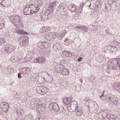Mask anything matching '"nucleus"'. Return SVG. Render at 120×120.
I'll return each instance as SVG.
<instances>
[{
    "label": "nucleus",
    "instance_id": "4be33fe9",
    "mask_svg": "<svg viewBox=\"0 0 120 120\" xmlns=\"http://www.w3.org/2000/svg\"><path fill=\"white\" fill-rule=\"evenodd\" d=\"M34 53L32 52H29L26 55V56L28 57L30 59L33 58L34 57Z\"/></svg>",
    "mask_w": 120,
    "mask_h": 120
},
{
    "label": "nucleus",
    "instance_id": "8fccbe9b",
    "mask_svg": "<svg viewBox=\"0 0 120 120\" xmlns=\"http://www.w3.org/2000/svg\"><path fill=\"white\" fill-rule=\"evenodd\" d=\"M96 119H99V116L98 115H95L94 116V118H96Z\"/></svg>",
    "mask_w": 120,
    "mask_h": 120
},
{
    "label": "nucleus",
    "instance_id": "5fc2aeb1",
    "mask_svg": "<svg viewBox=\"0 0 120 120\" xmlns=\"http://www.w3.org/2000/svg\"><path fill=\"white\" fill-rule=\"evenodd\" d=\"M65 35V33H63L62 34H61V36H60V37H63L64 35Z\"/></svg>",
    "mask_w": 120,
    "mask_h": 120
},
{
    "label": "nucleus",
    "instance_id": "09e8293b",
    "mask_svg": "<svg viewBox=\"0 0 120 120\" xmlns=\"http://www.w3.org/2000/svg\"><path fill=\"white\" fill-rule=\"evenodd\" d=\"M21 74L20 73H19L18 75V76L19 78H22V77L21 76Z\"/></svg>",
    "mask_w": 120,
    "mask_h": 120
},
{
    "label": "nucleus",
    "instance_id": "603ef678",
    "mask_svg": "<svg viewBox=\"0 0 120 120\" xmlns=\"http://www.w3.org/2000/svg\"><path fill=\"white\" fill-rule=\"evenodd\" d=\"M116 38L119 40L120 41V36L118 35L117 36Z\"/></svg>",
    "mask_w": 120,
    "mask_h": 120
},
{
    "label": "nucleus",
    "instance_id": "774afa93",
    "mask_svg": "<svg viewBox=\"0 0 120 120\" xmlns=\"http://www.w3.org/2000/svg\"><path fill=\"white\" fill-rule=\"evenodd\" d=\"M105 28H106V30L107 29V28L106 27Z\"/></svg>",
    "mask_w": 120,
    "mask_h": 120
},
{
    "label": "nucleus",
    "instance_id": "cd10ccee",
    "mask_svg": "<svg viewBox=\"0 0 120 120\" xmlns=\"http://www.w3.org/2000/svg\"><path fill=\"white\" fill-rule=\"evenodd\" d=\"M17 112L19 114H21L24 113V111L22 109L19 108L17 110Z\"/></svg>",
    "mask_w": 120,
    "mask_h": 120
},
{
    "label": "nucleus",
    "instance_id": "37998d69",
    "mask_svg": "<svg viewBox=\"0 0 120 120\" xmlns=\"http://www.w3.org/2000/svg\"><path fill=\"white\" fill-rule=\"evenodd\" d=\"M49 79V82H52V76H51L50 77H48V79Z\"/></svg>",
    "mask_w": 120,
    "mask_h": 120
},
{
    "label": "nucleus",
    "instance_id": "bb28decb",
    "mask_svg": "<svg viewBox=\"0 0 120 120\" xmlns=\"http://www.w3.org/2000/svg\"><path fill=\"white\" fill-rule=\"evenodd\" d=\"M45 44V42H40L38 43L37 44L38 47L40 48L42 46H44Z\"/></svg>",
    "mask_w": 120,
    "mask_h": 120
},
{
    "label": "nucleus",
    "instance_id": "a19ab883",
    "mask_svg": "<svg viewBox=\"0 0 120 120\" xmlns=\"http://www.w3.org/2000/svg\"><path fill=\"white\" fill-rule=\"evenodd\" d=\"M82 27H85L84 30H85V31L86 32H87V31H88V28L86 26H82Z\"/></svg>",
    "mask_w": 120,
    "mask_h": 120
},
{
    "label": "nucleus",
    "instance_id": "7c9ffc66",
    "mask_svg": "<svg viewBox=\"0 0 120 120\" xmlns=\"http://www.w3.org/2000/svg\"><path fill=\"white\" fill-rule=\"evenodd\" d=\"M108 115H107V114L106 112H102V116L104 118H105L107 117H108Z\"/></svg>",
    "mask_w": 120,
    "mask_h": 120
},
{
    "label": "nucleus",
    "instance_id": "9d476101",
    "mask_svg": "<svg viewBox=\"0 0 120 120\" xmlns=\"http://www.w3.org/2000/svg\"><path fill=\"white\" fill-rule=\"evenodd\" d=\"M32 8V6L28 7L26 6L23 10V13L25 15H29L30 14H32L33 12H32L31 8Z\"/></svg>",
    "mask_w": 120,
    "mask_h": 120
},
{
    "label": "nucleus",
    "instance_id": "9b49d317",
    "mask_svg": "<svg viewBox=\"0 0 120 120\" xmlns=\"http://www.w3.org/2000/svg\"><path fill=\"white\" fill-rule=\"evenodd\" d=\"M19 71L23 75H25L26 74H28L31 71L30 69L29 68L25 67L20 68Z\"/></svg>",
    "mask_w": 120,
    "mask_h": 120
},
{
    "label": "nucleus",
    "instance_id": "79ce46f5",
    "mask_svg": "<svg viewBox=\"0 0 120 120\" xmlns=\"http://www.w3.org/2000/svg\"><path fill=\"white\" fill-rule=\"evenodd\" d=\"M113 97V95H112L111 96H110L109 98V100H108V101H109L110 102V101H112V98Z\"/></svg>",
    "mask_w": 120,
    "mask_h": 120
},
{
    "label": "nucleus",
    "instance_id": "6e6552de",
    "mask_svg": "<svg viewBox=\"0 0 120 120\" xmlns=\"http://www.w3.org/2000/svg\"><path fill=\"white\" fill-rule=\"evenodd\" d=\"M58 3V2L56 1H55L54 2L51 3L49 7V11H48L47 12L45 13V14L46 15V13L48 12V14L50 13L51 14V13H52L53 11V9H55L56 5Z\"/></svg>",
    "mask_w": 120,
    "mask_h": 120
},
{
    "label": "nucleus",
    "instance_id": "473e14b6",
    "mask_svg": "<svg viewBox=\"0 0 120 120\" xmlns=\"http://www.w3.org/2000/svg\"><path fill=\"white\" fill-rule=\"evenodd\" d=\"M5 39L4 38H0V45H2L5 42Z\"/></svg>",
    "mask_w": 120,
    "mask_h": 120
},
{
    "label": "nucleus",
    "instance_id": "dca6fc26",
    "mask_svg": "<svg viewBox=\"0 0 120 120\" xmlns=\"http://www.w3.org/2000/svg\"><path fill=\"white\" fill-rule=\"evenodd\" d=\"M4 72L6 73H8V72H10L11 70H12L13 68H11L9 67H4L3 68Z\"/></svg>",
    "mask_w": 120,
    "mask_h": 120
},
{
    "label": "nucleus",
    "instance_id": "a211bd4d",
    "mask_svg": "<svg viewBox=\"0 0 120 120\" xmlns=\"http://www.w3.org/2000/svg\"><path fill=\"white\" fill-rule=\"evenodd\" d=\"M53 109L56 112L58 111L59 110V107L58 105L56 103H54Z\"/></svg>",
    "mask_w": 120,
    "mask_h": 120
},
{
    "label": "nucleus",
    "instance_id": "4468645a",
    "mask_svg": "<svg viewBox=\"0 0 120 120\" xmlns=\"http://www.w3.org/2000/svg\"><path fill=\"white\" fill-rule=\"evenodd\" d=\"M76 7V6L73 4H70L69 5L68 8L70 11L72 12H75L77 9Z\"/></svg>",
    "mask_w": 120,
    "mask_h": 120
},
{
    "label": "nucleus",
    "instance_id": "a878e982",
    "mask_svg": "<svg viewBox=\"0 0 120 120\" xmlns=\"http://www.w3.org/2000/svg\"><path fill=\"white\" fill-rule=\"evenodd\" d=\"M58 64H57L53 68V70L54 71L56 72H59V67H58Z\"/></svg>",
    "mask_w": 120,
    "mask_h": 120
},
{
    "label": "nucleus",
    "instance_id": "6ab92c4d",
    "mask_svg": "<svg viewBox=\"0 0 120 120\" xmlns=\"http://www.w3.org/2000/svg\"><path fill=\"white\" fill-rule=\"evenodd\" d=\"M119 82H115L113 84V86H112V88L114 90H116L118 89V87L119 85Z\"/></svg>",
    "mask_w": 120,
    "mask_h": 120
},
{
    "label": "nucleus",
    "instance_id": "72a5a7b5",
    "mask_svg": "<svg viewBox=\"0 0 120 120\" xmlns=\"http://www.w3.org/2000/svg\"><path fill=\"white\" fill-rule=\"evenodd\" d=\"M28 40H27L25 41H23L22 44L23 45H20L21 46H26L28 45Z\"/></svg>",
    "mask_w": 120,
    "mask_h": 120
},
{
    "label": "nucleus",
    "instance_id": "4d7b16f0",
    "mask_svg": "<svg viewBox=\"0 0 120 120\" xmlns=\"http://www.w3.org/2000/svg\"><path fill=\"white\" fill-rule=\"evenodd\" d=\"M38 59H41V60H42V61H43V60L44 59V58L43 57V58L41 57L40 58H39Z\"/></svg>",
    "mask_w": 120,
    "mask_h": 120
},
{
    "label": "nucleus",
    "instance_id": "c85d7f7f",
    "mask_svg": "<svg viewBox=\"0 0 120 120\" xmlns=\"http://www.w3.org/2000/svg\"><path fill=\"white\" fill-rule=\"evenodd\" d=\"M99 7H98V5H96L95 8L94 9V11L95 12V13H98L99 12Z\"/></svg>",
    "mask_w": 120,
    "mask_h": 120
},
{
    "label": "nucleus",
    "instance_id": "f704fd0d",
    "mask_svg": "<svg viewBox=\"0 0 120 120\" xmlns=\"http://www.w3.org/2000/svg\"><path fill=\"white\" fill-rule=\"evenodd\" d=\"M67 100H68L67 98H63L62 99V102L64 104L67 105V103H68L67 102Z\"/></svg>",
    "mask_w": 120,
    "mask_h": 120
},
{
    "label": "nucleus",
    "instance_id": "864d4df0",
    "mask_svg": "<svg viewBox=\"0 0 120 120\" xmlns=\"http://www.w3.org/2000/svg\"><path fill=\"white\" fill-rule=\"evenodd\" d=\"M115 117L113 118V119L112 120H114L115 119H116V118H117V117H119L118 116H117L116 115L114 116Z\"/></svg>",
    "mask_w": 120,
    "mask_h": 120
},
{
    "label": "nucleus",
    "instance_id": "20e7f679",
    "mask_svg": "<svg viewBox=\"0 0 120 120\" xmlns=\"http://www.w3.org/2000/svg\"><path fill=\"white\" fill-rule=\"evenodd\" d=\"M15 49V47L11 45H6L3 46L1 52L3 54L9 53L12 52Z\"/></svg>",
    "mask_w": 120,
    "mask_h": 120
},
{
    "label": "nucleus",
    "instance_id": "2eb2a0df",
    "mask_svg": "<svg viewBox=\"0 0 120 120\" xmlns=\"http://www.w3.org/2000/svg\"><path fill=\"white\" fill-rule=\"evenodd\" d=\"M8 104H6L4 103H2L0 105V107L2 110L4 112H6L8 111Z\"/></svg>",
    "mask_w": 120,
    "mask_h": 120
},
{
    "label": "nucleus",
    "instance_id": "423d86ee",
    "mask_svg": "<svg viewBox=\"0 0 120 120\" xmlns=\"http://www.w3.org/2000/svg\"><path fill=\"white\" fill-rule=\"evenodd\" d=\"M70 105H69L68 106L67 109H69V108H70V112H72L73 111H75L76 109V108L78 106L77 102L75 101H73L71 103Z\"/></svg>",
    "mask_w": 120,
    "mask_h": 120
},
{
    "label": "nucleus",
    "instance_id": "58836bf2",
    "mask_svg": "<svg viewBox=\"0 0 120 120\" xmlns=\"http://www.w3.org/2000/svg\"><path fill=\"white\" fill-rule=\"evenodd\" d=\"M104 91H103L102 93V94L99 97V98H100L101 100L102 101H104V100L102 98V97H103V96L104 93Z\"/></svg>",
    "mask_w": 120,
    "mask_h": 120
},
{
    "label": "nucleus",
    "instance_id": "7ed1b4c3",
    "mask_svg": "<svg viewBox=\"0 0 120 120\" xmlns=\"http://www.w3.org/2000/svg\"><path fill=\"white\" fill-rule=\"evenodd\" d=\"M109 69L120 70V58H117L113 59L112 62H108V63Z\"/></svg>",
    "mask_w": 120,
    "mask_h": 120
},
{
    "label": "nucleus",
    "instance_id": "bf43d9fd",
    "mask_svg": "<svg viewBox=\"0 0 120 120\" xmlns=\"http://www.w3.org/2000/svg\"><path fill=\"white\" fill-rule=\"evenodd\" d=\"M120 120V118L119 117H117V118H116V119H115L114 120Z\"/></svg>",
    "mask_w": 120,
    "mask_h": 120
},
{
    "label": "nucleus",
    "instance_id": "c756f323",
    "mask_svg": "<svg viewBox=\"0 0 120 120\" xmlns=\"http://www.w3.org/2000/svg\"><path fill=\"white\" fill-rule=\"evenodd\" d=\"M31 116L30 115H29L25 116L23 120H30Z\"/></svg>",
    "mask_w": 120,
    "mask_h": 120
},
{
    "label": "nucleus",
    "instance_id": "e2e57ef3",
    "mask_svg": "<svg viewBox=\"0 0 120 120\" xmlns=\"http://www.w3.org/2000/svg\"><path fill=\"white\" fill-rule=\"evenodd\" d=\"M43 17H41V19L42 20H44V19H43L42 18H43Z\"/></svg>",
    "mask_w": 120,
    "mask_h": 120
},
{
    "label": "nucleus",
    "instance_id": "ea45409f",
    "mask_svg": "<svg viewBox=\"0 0 120 120\" xmlns=\"http://www.w3.org/2000/svg\"><path fill=\"white\" fill-rule=\"evenodd\" d=\"M59 8H60L61 9V10L63 11L64 10V5H63L62 4H60Z\"/></svg>",
    "mask_w": 120,
    "mask_h": 120
},
{
    "label": "nucleus",
    "instance_id": "0eeeda50",
    "mask_svg": "<svg viewBox=\"0 0 120 120\" xmlns=\"http://www.w3.org/2000/svg\"><path fill=\"white\" fill-rule=\"evenodd\" d=\"M36 90L38 93L41 94H46L47 91V89L43 86L37 87Z\"/></svg>",
    "mask_w": 120,
    "mask_h": 120
},
{
    "label": "nucleus",
    "instance_id": "b1692460",
    "mask_svg": "<svg viewBox=\"0 0 120 120\" xmlns=\"http://www.w3.org/2000/svg\"><path fill=\"white\" fill-rule=\"evenodd\" d=\"M92 3V0H88L85 3L86 5L89 7H90L91 4Z\"/></svg>",
    "mask_w": 120,
    "mask_h": 120
},
{
    "label": "nucleus",
    "instance_id": "de8ad7c7",
    "mask_svg": "<svg viewBox=\"0 0 120 120\" xmlns=\"http://www.w3.org/2000/svg\"><path fill=\"white\" fill-rule=\"evenodd\" d=\"M119 85L118 86V89H117V90H120V83H119Z\"/></svg>",
    "mask_w": 120,
    "mask_h": 120
},
{
    "label": "nucleus",
    "instance_id": "13d9d810",
    "mask_svg": "<svg viewBox=\"0 0 120 120\" xmlns=\"http://www.w3.org/2000/svg\"><path fill=\"white\" fill-rule=\"evenodd\" d=\"M17 120H23V119L22 120V118H19L17 119Z\"/></svg>",
    "mask_w": 120,
    "mask_h": 120
},
{
    "label": "nucleus",
    "instance_id": "338daca9",
    "mask_svg": "<svg viewBox=\"0 0 120 120\" xmlns=\"http://www.w3.org/2000/svg\"><path fill=\"white\" fill-rule=\"evenodd\" d=\"M20 98L19 97V98H18V99H19Z\"/></svg>",
    "mask_w": 120,
    "mask_h": 120
},
{
    "label": "nucleus",
    "instance_id": "f3484780",
    "mask_svg": "<svg viewBox=\"0 0 120 120\" xmlns=\"http://www.w3.org/2000/svg\"><path fill=\"white\" fill-rule=\"evenodd\" d=\"M63 53L66 57H71L72 56L71 53L70 52L64 51L63 52Z\"/></svg>",
    "mask_w": 120,
    "mask_h": 120
},
{
    "label": "nucleus",
    "instance_id": "3c124183",
    "mask_svg": "<svg viewBox=\"0 0 120 120\" xmlns=\"http://www.w3.org/2000/svg\"><path fill=\"white\" fill-rule=\"evenodd\" d=\"M82 57H80L78 59V61L80 62L82 61Z\"/></svg>",
    "mask_w": 120,
    "mask_h": 120
},
{
    "label": "nucleus",
    "instance_id": "c03bdc74",
    "mask_svg": "<svg viewBox=\"0 0 120 120\" xmlns=\"http://www.w3.org/2000/svg\"><path fill=\"white\" fill-rule=\"evenodd\" d=\"M112 47V46H111V45H109L108 46L107 49H108L109 50L110 49H111Z\"/></svg>",
    "mask_w": 120,
    "mask_h": 120
},
{
    "label": "nucleus",
    "instance_id": "0e129e2a",
    "mask_svg": "<svg viewBox=\"0 0 120 120\" xmlns=\"http://www.w3.org/2000/svg\"><path fill=\"white\" fill-rule=\"evenodd\" d=\"M42 106V105H41V104H40L39 105H38V106L40 107H41V106Z\"/></svg>",
    "mask_w": 120,
    "mask_h": 120
},
{
    "label": "nucleus",
    "instance_id": "2f4dec72",
    "mask_svg": "<svg viewBox=\"0 0 120 120\" xmlns=\"http://www.w3.org/2000/svg\"><path fill=\"white\" fill-rule=\"evenodd\" d=\"M45 27H43L42 28H41L40 29V32L41 33H43L46 32Z\"/></svg>",
    "mask_w": 120,
    "mask_h": 120
},
{
    "label": "nucleus",
    "instance_id": "39448f33",
    "mask_svg": "<svg viewBox=\"0 0 120 120\" xmlns=\"http://www.w3.org/2000/svg\"><path fill=\"white\" fill-rule=\"evenodd\" d=\"M58 66L59 70V72L61 73L63 75H68L69 74V70L65 68V66L62 64H58Z\"/></svg>",
    "mask_w": 120,
    "mask_h": 120
},
{
    "label": "nucleus",
    "instance_id": "6e6d98bb",
    "mask_svg": "<svg viewBox=\"0 0 120 120\" xmlns=\"http://www.w3.org/2000/svg\"><path fill=\"white\" fill-rule=\"evenodd\" d=\"M35 120H44L42 118H39L38 119H36Z\"/></svg>",
    "mask_w": 120,
    "mask_h": 120
},
{
    "label": "nucleus",
    "instance_id": "aec40b11",
    "mask_svg": "<svg viewBox=\"0 0 120 120\" xmlns=\"http://www.w3.org/2000/svg\"><path fill=\"white\" fill-rule=\"evenodd\" d=\"M32 7L33 8H31L32 12L33 11V13H36L39 9V8L38 7H35L33 6Z\"/></svg>",
    "mask_w": 120,
    "mask_h": 120
},
{
    "label": "nucleus",
    "instance_id": "f8f14e48",
    "mask_svg": "<svg viewBox=\"0 0 120 120\" xmlns=\"http://www.w3.org/2000/svg\"><path fill=\"white\" fill-rule=\"evenodd\" d=\"M75 111H76V115L78 116H80L83 112L82 108L78 106L77 107Z\"/></svg>",
    "mask_w": 120,
    "mask_h": 120
},
{
    "label": "nucleus",
    "instance_id": "a18cd8bd",
    "mask_svg": "<svg viewBox=\"0 0 120 120\" xmlns=\"http://www.w3.org/2000/svg\"><path fill=\"white\" fill-rule=\"evenodd\" d=\"M66 82H65L63 81L62 84V85L64 86V87H66Z\"/></svg>",
    "mask_w": 120,
    "mask_h": 120
},
{
    "label": "nucleus",
    "instance_id": "49530a36",
    "mask_svg": "<svg viewBox=\"0 0 120 120\" xmlns=\"http://www.w3.org/2000/svg\"><path fill=\"white\" fill-rule=\"evenodd\" d=\"M70 98H69L68 99V100H67V102L68 103H67V105H68V104H69V103H70Z\"/></svg>",
    "mask_w": 120,
    "mask_h": 120
},
{
    "label": "nucleus",
    "instance_id": "4c0bfd02",
    "mask_svg": "<svg viewBox=\"0 0 120 120\" xmlns=\"http://www.w3.org/2000/svg\"><path fill=\"white\" fill-rule=\"evenodd\" d=\"M54 103H52L49 106V108L50 110H52L53 109Z\"/></svg>",
    "mask_w": 120,
    "mask_h": 120
},
{
    "label": "nucleus",
    "instance_id": "c9c22d12",
    "mask_svg": "<svg viewBox=\"0 0 120 120\" xmlns=\"http://www.w3.org/2000/svg\"><path fill=\"white\" fill-rule=\"evenodd\" d=\"M35 61L36 63H38L40 64L42 63L43 62V61L41 60V59H36L35 60Z\"/></svg>",
    "mask_w": 120,
    "mask_h": 120
},
{
    "label": "nucleus",
    "instance_id": "f03ea898",
    "mask_svg": "<svg viewBox=\"0 0 120 120\" xmlns=\"http://www.w3.org/2000/svg\"><path fill=\"white\" fill-rule=\"evenodd\" d=\"M85 103H88V109L90 112L92 113H95L98 110L99 106L95 101L89 99L86 100Z\"/></svg>",
    "mask_w": 120,
    "mask_h": 120
},
{
    "label": "nucleus",
    "instance_id": "393cba45",
    "mask_svg": "<svg viewBox=\"0 0 120 120\" xmlns=\"http://www.w3.org/2000/svg\"><path fill=\"white\" fill-rule=\"evenodd\" d=\"M3 20L2 19H0V29H2L4 27V23H3Z\"/></svg>",
    "mask_w": 120,
    "mask_h": 120
},
{
    "label": "nucleus",
    "instance_id": "e433bc0d",
    "mask_svg": "<svg viewBox=\"0 0 120 120\" xmlns=\"http://www.w3.org/2000/svg\"><path fill=\"white\" fill-rule=\"evenodd\" d=\"M108 116L109 117H110L111 120H112L114 117H115L114 116H115V115L113 114H108Z\"/></svg>",
    "mask_w": 120,
    "mask_h": 120
},
{
    "label": "nucleus",
    "instance_id": "412c9836",
    "mask_svg": "<svg viewBox=\"0 0 120 120\" xmlns=\"http://www.w3.org/2000/svg\"><path fill=\"white\" fill-rule=\"evenodd\" d=\"M83 5L84 4H80V6H79L78 8V10L77 11V12H78V13H81L82 11V8L83 6Z\"/></svg>",
    "mask_w": 120,
    "mask_h": 120
},
{
    "label": "nucleus",
    "instance_id": "69168bd1",
    "mask_svg": "<svg viewBox=\"0 0 120 120\" xmlns=\"http://www.w3.org/2000/svg\"><path fill=\"white\" fill-rule=\"evenodd\" d=\"M85 27H82V29H83L84 30V28Z\"/></svg>",
    "mask_w": 120,
    "mask_h": 120
},
{
    "label": "nucleus",
    "instance_id": "1a4fd4ad",
    "mask_svg": "<svg viewBox=\"0 0 120 120\" xmlns=\"http://www.w3.org/2000/svg\"><path fill=\"white\" fill-rule=\"evenodd\" d=\"M56 33H49L45 35V37L47 40L50 41L52 40L54 38H56L57 35L55 34Z\"/></svg>",
    "mask_w": 120,
    "mask_h": 120
},
{
    "label": "nucleus",
    "instance_id": "052dcab7",
    "mask_svg": "<svg viewBox=\"0 0 120 120\" xmlns=\"http://www.w3.org/2000/svg\"><path fill=\"white\" fill-rule=\"evenodd\" d=\"M45 29H46L45 30H46V32H47L48 31L49 29H48V28H47V27H45Z\"/></svg>",
    "mask_w": 120,
    "mask_h": 120
},
{
    "label": "nucleus",
    "instance_id": "5701e85b",
    "mask_svg": "<svg viewBox=\"0 0 120 120\" xmlns=\"http://www.w3.org/2000/svg\"><path fill=\"white\" fill-rule=\"evenodd\" d=\"M82 26H77L74 27V29H75L76 31L77 32H80V31H82Z\"/></svg>",
    "mask_w": 120,
    "mask_h": 120
},
{
    "label": "nucleus",
    "instance_id": "680f3d73",
    "mask_svg": "<svg viewBox=\"0 0 120 120\" xmlns=\"http://www.w3.org/2000/svg\"><path fill=\"white\" fill-rule=\"evenodd\" d=\"M79 81H80V82L81 83L82 82V79H80Z\"/></svg>",
    "mask_w": 120,
    "mask_h": 120
},
{
    "label": "nucleus",
    "instance_id": "ddd939ff",
    "mask_svg": "<svg viewBox=\"0 0 120 120\" xmlns=\"http://www.w3.org/2000/svg\"><path fill=\"white\" fill-rule=\"evenodd\" d=\"M27 40H28V37L25 36H21L19 39V45H23L22 44L23 41Z\"/></svg>",
    "mask_w": 120,
    "mask_h": 120
},
{
    "label": "nucleus",
    "instance_id": "f257e3e1",
    "mask_svg": "<svg viewBox=\"0 0 120 120\" xmlns=\"http://www.w3.org/2000/svg\"><path fill=\"white\" fill-rule=\"evenodd\" d=\"M10 21L16 27L14 29V32L19 34L27 35L28 33L22 29H19L23 27L21 18L18 15L11 16L9 17Z\"/></svg>",
    "mask_w": 120,
    "mask_h": 120
}]
</instances>
